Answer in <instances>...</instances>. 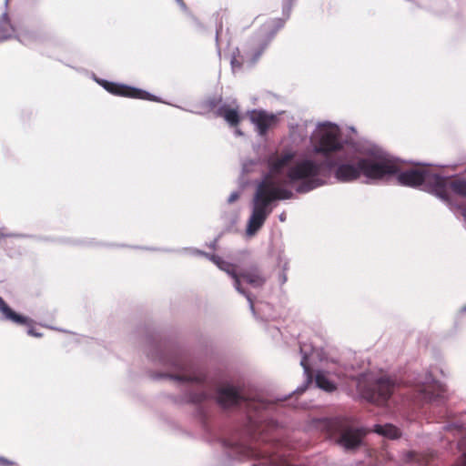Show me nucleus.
<instances>
[{"mask_svg": "<svg viewBox=\"0 0 466 466\" xmlns=\"http://www.w3.org/2000/svg\"><path fill=\"white\" fill-rule=\"evenodd\" d=\"M349 169L350 175H432L425 167H413L402 170L400 164L386 154H377L370 157L359 158L352 165L342 166L339 170Z\"/></svg>", "mask_w": 466, "mask_h": 466, "instance_id": "nucleus-2", "label": "nucleus"}, {"mask_svg": "<svg viewBox=\"0 0 466 466\" xmlns=\"http://www.w3.org/2000/svg\"><path fill=\"white\" fill-rule=\"evenodd\" d=\"M250 120L256 126L259 135H265L269 127L277 122L276 116L268 114L261 110H253L250 112Z\"/></svg>", "mask_w": 466, "mask_h": 466, "instance_id": "nucleus-12", "label": "nucleus"}, {"mask_svg": "<svg viewBox=\"0 0 466 466\" xmlns=\"http://www.w3.org/2000/svg\"><path fill=\"white\" fill-rule=\"evenodd\" d=\"M268 166L272 172H282L291 169L288 175H317L319 164L310 158L296 157L293 152H285L281 155H274L268 158Z\"/></svg>", "mask_w": 466, "mask_h": 466, "instance_id": "nucleus-4", "label": "nucleus"}, {"mask_svg": "<svg viewBox=\"0 0 466 466\" xmlns=\"http://www.w3.org/2000/svg\"><path fill=\"white\" fill-rule=\"evenodd\" d=\"M12 236H13V235H12V234H10V233H8V232H6V231L5 230V228H0V241H1L2 239H4V238H10V237H12Z\"/></svg>", "mask_w": 466, "mask_h": 466, "instance_id": "nucleus-23", "label": "nucleus"}, {"mask_svg": "<svg viewBox=\"0 0 466 466\" xmlns=\"http://www.w3.org/2000/svg\"><path fill=\"white\" fill-rule=\"evenodd\" d=\"M311 139L317 143L314 151L325 156L342 147L339 128L337 125L329 122L319 124L312 134Z\"/></svg>", "mask_w": 466, "mask_h": 466, "instance_id": "nucleus-5", "label": "nucleus"}, {"mask_svg": "<svg viewBox=\"0 0 466 466\" xmlns=\"http://www.w3.org/2000/svg\"><path fill=\"white\" fill-rule=\"evenodd\" d=\"M326 181L319 177H264L252 199L251 214L247 233L255 235L272 212L274 201L291 198L293 193H307Z\"/></svg>", "mask_w": 466, "mask_h": 466, "instance_id": "nucleus-1", "label": "nucleus"}, {"mask_svg": "<svg viewBox=\"0 0 466 466\" xmlns=\"http://www.w3.org/2000/svg\"><path fill=\"white\" fill-rule=\"evenodd\" d=\"M366 178L364 182L367 184H380L384 181L388 184L417 187L441 198H448V177H366Z\"/></svg>", "mask_w": 466, "mask_h": 466, "instance_id": "nucleus-3", "label": "nucleus"}, {"mask_svg": "<svg viewBox=\"0 0 466 466\" xmlns=\"http://www.w3.org/2000/svg\"><path fill=\"white\" fill-rule=\"evenodd\" d=\"M336 177L338 178V181H339V182H350V181H352L355 178H358L359 177H346V176H343V177Z\"/></svg>", "mask_w": 466, "mask_h": 466, "instance_id": "nucleus-22", "label": "nucleus"}, {"mask_svg": "<svg viewBox=\"0 0 466 466\" xmlns=\"http://www.w3.org/2000/svg\"><path fill=\"white\" fill-rule=\"evenodd\" d=\"M374 431L390 439H398L400 436V430L391 424L375 425Z\"/></svg>", "mask_w": 466, "mask_h": 466, "instance_id": "nucleus-16", "label": "nucleus"}, {"mask_svg": "<svg viewBox=\"0 0 466 466\" xmlns=\"http://www.w3.org/2000/svg\"><path fill=\"white\" fill-rule=\"evenodd\" d=\"M265 47H266V45L261 46L259 47V49H258V50H257V51L252 55V56H253V57H252V58H251V60H250V63H251V64H253V63H254V62L258 58V56L261 55V53L263 52V50L265 49Z\"/></svg>", "mask_w": 466, "mask_h": 466, "instance_id": "nucleus-21", "label": "nucleus"}, {"mask_svg": "<svg viewBox=\"0 0 466 466\" xmlns=\"http://www.w3.org/2000/svg\"><path fill=\"white\" fill-rule=\"evenodd\" d=\"M209 259L215 263L221 270L225 271L228 275H229L234 280L235 289L244 296L248 298V299L252 304V300L249 298V295L244 290L241 286L239 275L237 270L236 265L227 262L223 260L220 257L216 255L209 256Z\"/></svg>", "mask_w": 466, "mask_h": 466, "instance_id": "nucleus-10", "label": "nucleus"}, {"mask_svg": "<svg viewBox=\"0 0 466 466\" xmlns=\"http://www.w3.org/2000/svg\"><path fill=\"white\" fill-rule=\"evenodd\" d=\"M102 86L106 90L110 92L111 94L122 96H128V97H134V98H140V99H148L152 100V96L143 90L133 88L124 85H118L113 82H107V81H102Z\"/></svg>", "mask_w": 466, "mask_h": 466, "instance_id": "nucleus-9", "label": "nucleus"}, {"mask_svg": "<svg viewBox=\"0 0 466 466\" xmlns=\"http://www.w3.org/2000/svg\"><path fill=\"white\" fill-rule=\"evenodd\" d=\"M236 134L238 135V136H241L242 135V132L238 129L236 130Z\"/></svg>", "mask_w": 466, "mask_h": 466, "instance_id": "nucleus-26", "label": "nucleus"}, {"mask_svg": "<svg viewBox=\"0 0 466 466\" xmlns=\"http://www.w3.org/2000/svg\"><path fill=\"white\" fill-rule=\"evenodd\" d=\"M15 462L4 456H0V466H13Z\"/></svg>", "mask_w": 466, "mask_h": 466, "instance_id": "nucleus-20", "label": "nucleus"}, {"mask_svg": "<svg viewBox=\"0 0 466 466\" xmlns=\"http://www.w3.org/2000/svg\"><path fill=\"white\" fill-rule=\"evenodd\" d=\"M316 384L319 388L331 392L336 390V384L329 380L327 374L323 371H318L315 377Z\"/></svg>", "mask_w": 466, "mask_h": 466, "instance_id": "nucleus-17", "label": "nucleus"}, {"mask_svg": "<svg viewBox=\"0 0 466 466\" xmlns=\"http://www.w3.org/2000/svg\"><path fill=\"white\" fill-rule=\"evenodd\" d=\"M346 420H334L332 426L340 432V437L338 441L339 444L347 450L354 449L360 444L366 431L363 429H353L346 425Z\"/></svg>", "mask_w": 466, "mask_h": 466, "instance_id": "nucleus-7", "label": "nucleus"}, {"mask_svg": "<svg viewBox=\"0 0 466 466\" xmlns=\"http://www.w3.org/2000/svg\"><path fill=\"white\" fill-rule=\"evenodd\" d=\"M359 387L365 399L377 404H382L390 397L394 383L389 378H380L375 381L372 389L361 390L360 383Z\"/></svg>", "mask_w": 466, "mask_h": 466, "instance_id": "nucleus-6", "label": "nucleus"}, {"mask_svg": "<svg viewBox=\"0 0 466 466\" xmlns=\"http://www.w3.org/2000/svg\"><path fill=\"white\" fill-rule=\"evenodd\" d=\"M218 114L224 117V119L230 125V126H236L239 122V116L238 112V106L233 108L230 107L228 105L221 106L218 110Z\"/></svg>", "mask_w": 466, "mask_h": 466, "instance_id": "nucleus-15", "label": "nucleus"}, {"mask_svg": "<svg viewBox=\"0 0 466 466\" xmlns=\"http://www.w3.org/2000/svg\"><path fill=\"white\" fill-rule=\"evenodd\" d=\"M217 400L221 407L229 408L240 403L244 398L238 389L227 386L218 390Z\"/></svg>", "mask_w": 466, "mask_h": 466, "instance_id": "nucleus-13", "label": "nucleus"}, {"mask_svg": "<svg viewBox=\"0 0 466 466\" xmlns=\"http://www.w3.org/2000/svg\"><path fill=\"white\" fill-rule=\"evenodd\" d=\"M240 280L243 279L246 283L253 288H260L266 282V278L261 271L255 266L238 273Z\"/></svg>", "mask_w": 466, "mask_h": 466, "instance_id": "nucleus-14", "label": "nucleus"}, {"mask_svg": "<svg viewBox=\"0 0 466 466\" xmlns=\"http://www.w3.org/2000/svg\"><path fill=\"white\" fill-rule=\"evenodd\" d=\"M5 11L0 15V44L16 39L25 46L18 34V25L8 14L9 0H5Z\"/></svg>", "mask_w": 466, "mask_h": 466, "instance_id": "nucleus-8", "label": "nucleus"}, {"mask_svg": "<svg viewBox=\"0 0 466 466\" xmlns=\"http://www.w3.org/2000/svg\"><path fill=\"white\" fill-rule=\"evenodd\" d=\"M238 198V193H233V194L230 195V197L228 198V201L229 202H233V201H235Z\"/></svg>", "mask_w": 466, "mask_h": 466, "instance_id": "nucleus-24", "label": "nucleus"}, {"mask_svg": "<svg viewBox=\"0 0 466 466\" xmlns=\"http://www.w3.org/2000/svg\"><path fill=\"white\" fill-rule=\"evenodd\" d=\"M452 190L461 196L466 197V182L458 180L451 184Z\"/></svg>", "mask_w": 466, "mask_h": 466, "instance_id": "nucleus-18", "label": "nucleus"}, {"mask_svg": "<svg viewBox=\"0 0 466 466\" xmlns=\"http://www.w3.org/2000/svg\"><path fill=\"white\" fill-rule=\"evenodd\" d=\"M177 3L181 6V8L186 9V5L183 0H176Z\"/></svg>", "mask_w": 466, "mask_h": 466, "instance_id": "nucleus-25", "label": "nucleus"}, {"mask_svg": "<svg viewBox=\"0 0 466 466\" xmlns=\"http://www.w3.org/2000/svg\"><path fill=\"white\" fill-rule=\"evenodd\" d=\"M0 320L29 328V318L15 311L0 296ZM29 335V329H27Z\"/></svg>", "mask_w": 466, "mask_h": 466, "instance_id": "nucleus-11", "label": "nucleus"}, {"mask_svg": "<svg viewBox=\"0 0 466 466\" xmlns=\"http://www.w3.org/2000/svg\"><path fill=\"white\" fill-rule=\"evenodd\" d=\"M242 61L238 59V56L237 55H233L231 58V66L232 69L235 71L236 69H239L242 66Z\"/></svg>", "mask_w": 466, "mask_h": 466, "instance_id": "nucleus-19", "label": "nucleus"}]
</instances>
